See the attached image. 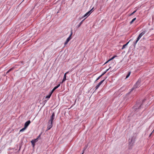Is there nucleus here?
Returning <instances> with one entry per match:
<instances>
[{
  "instance_id": "1",
  "label": "nucleus",
  "mask_w": 154,
  "mask_h": 154,
  "mask_svg": "<svg viewBox=\"0 0 154 154\" xmlns=\"http://www.w3.org/2000/svg\"><path fill=\"white\" fill-rule=\"evenodd\" d=\"M145 99H144L142 100H139L137 101L135 104V110L137 109H140L143 103L145 101Z\"/></svg>"
},
{
  "instance_id": "2",
  "label": "nucleus",
  "mask_w": 154,
  "mask_h": 154,
  "mask_svg": "<svg viewBox=\"0 0 154 154\" xmlns=\"http://www.w3.org/2000/svg\"><path fill=\"white\" fill-rule=\"evenodd\" d=\"M133 43V46L135 47V41H133V40L131 39L130 40L129 42H128L126 44L124 45L123 46L122 48V49L123 50L125 48V47L127 46V45L129 43Z\"/></svg>"
},
{
  "instance_id": "3",
  "label": "nucleus",
  "mask_w": 154,
  "mask_h": 154,
  "mask_svg": "<svg viewBox=\"0 0 154 154\" xmlns=\"http://www.w3.org/2000/svg\"><path fill=\"white\" fill-rule=\"evenodd\" d=\"M145 33V31H144L142 32L140 34L138 38H137V40L135 41V44H136L137 42L141 38L142 36Z\"/></svg>"
},
{
  "instance_id": "4",
  "label": "nucleus",
  "mask_w": 154,
  "mask_h": 154,
  "mask_svg": "<svg viewBox=\"0 0 154 154\" xmlns=\"http://www.w3.org/2000/svg\"><path fill=\"white\" fill-rule=\"evenodd\" d=\"M141 82V79H139L135 83V88L139 87L140 86Z\"/></svg>"
},
{
  "instance_id": "5",
  "label": "nucleus",
  "mask_w": 154,
  "mask_h": 154,
  "mask_svg": "<svg viewBox=\"0 0 154 154\" xmlns=\"http://www.w3.org/2000/svg\"><path fill=\"white\" fill-rule=\"evenodd\" d=\"M40 136V135H39L38 138H37L36 139H35L34 140H32L31 141V142L32 143V145L33 146H34L35 145V143L36 142H37L38 141V138Z\"/></svg>"
},
{
  "instance_id": "6",
  "label": "nucleus",
  "mask_w": 154,
  "mask_h": 154,
  "mask_svg": "<svg viewBox=\"0 0 154 154\" xmlns=\"http://www.w3.org/2000/svg\"><path fill=\"white\" fill-rule=\"evenodd\" d=\"M53 126V122H48V127H47V130H49Z\"/></svg>"
},
{
  "instance_id": "7",
  "label": "nucleus",
  "mask_w": 154,
  "mask_h": 154,
  "mask_svg": "<svg viewBox=\"0 0 154 154\" xmlns=\"http://www.w3.org/2000/svg\"><path fill=\"white\" fill-rule=\"evenodd\" d=\"M72 32H71V34H70V35H69V37H68L66 40V42H65V43H64V44L65 45H66L67 43H68V42L70 41V40L71 39V36H72Z\"/></svg>"
},
{
  "instance_id": "8",
  "label": "nucleus",
  "mask_w": 154,
  "mask_h": 154,
  "mask_svg": "<svg viewBox=\"0 0 154 154\" xmlns=\"http://www.w3.org/2000/svg\"><path fill=\"white\" fill-rule=\"evenodd\" d=\"M55 117V113L54 112L52 114V115L50 117V119L49 121V122H53V121Z\"/></svg>"
},
{
  "instance_id": "9",
  "label": "nucleus",
  "mask_w": 154,
  "mask_h": 154,
  "mask_svg": "<svg viewBox=\"0 0 154 154\" xmlns=\"http://www.w3.org/2000/svg\"><path fill=\"white\" fill-rule=\"evenodd\" d=\"M105 79L103 80L100 81L98 84L95 87V88L96 90L98 89L100 86L101 85L103 82L104 81Z\"/></svg>"
},
{
  "instance_id": "10",
  "label": "nucleus",
  "mask_w": 154,
  "mask_h": 154,
  "mask_svg": "<svg viewBox=\"0 0 154 154\" xmlns=\"http://www.w3.org/2000/svg\"><path fill=\"white\" fill-rule=\"evenodd\" d=\"M69 72H67L64 75V77L63 79L62 82H60V83H62L66 80V75Z\"/></svg>"
},
{
  "instance_id": "11",
  "label": "nucleus",
  "mask_w": 154,
  "mask_h": 154,
  "mask_svg": "<svg viewBox=\"0 0 154 154\" xmlns=\"http://www.w3.org/2000/svg\"><path fill=\"white\" fill-rule=\"evenodd\" d=\"M30 123L31 122L30 120H28L25 123L24 127L27 128L28 126V125H29Z\"/></svg>"
},
{
  "instance_id": "12",
  "label": "nucleus",
  "mask_w": 154,
  "mask_h": 154,
  "mask_svg": "<svg viewBox=\"0 0 154 154\" xmlns=\"http://www.w3.org/2000/svg\"><path fill=\"white\" fill-rule=\"evenodd\" d=\"M60 84H59L57 86L55 87L54 88L52 89V91L51 92V93H53V92L57 88H58L59 87H60Z\"/></svg>"
},
{
  "instance_id": "13",
  "label": "nucleus",
  "mask_w": 154,
  "mask_h": 154,
  "mask_svg": "<svg viewBox=\"0 0 154 154\" xmlns=\"http://www.w3.org/2000/svg\"><path fill=\"white\" fill-rule=\"evenodd\" d=\"M91 13V11H89L87 13H86L82 17V18H83L84 17H85L86 16H87L88 15V16H89L90 14Z\"/></svg>"
},
{
  "instance_id": "14",
  "label": "nucleus",
  "mask_w": 154,
  "mask_h": 154,
  "mask_svg": "<svg viewBox=\"0 0 154 154\" xmlns=\"http://www.w3.org/2000/svg\"><path fill=\"white\" fill-rule=\"evenodd\" d=\"M129 144L131 145L132 143L133 144L134 142V139L133 138H131V139H129Z\"/></svg>"
},
{
  "instance_id": "15",
  "label": "nucleus",
  "mask_w": 154,
  "mask_h": 154,
  "mask_svg": "<svg viewBox=\"0 0 154 154\" xmlns=\"http://www.w3.org/2000/svg\"><path fill=\"white\" fill-rule=\"evenodd\" d=\"M52 94V93H51V92H50L49 93V95H48L47 96H46L45 97V98L49 99L50 97Z\"/></svg>"
},
{
  "instance_id": "16",
  "label": "nucleus",
  "mask_w": 154,
  "mask_h": 154,
  "mask_svg": "<svg viewBox=\"0 0 154 154\" xmlns=\"http://www.w3.org/2000/svg\"><path fill=\"white\" fill-rule=\"evenodd\" d=\"M85 19H83L82 21H81L78 25V27H80L81 24L82 23L83 21Z\"/></svg>"
},
{
  "instance_id": "17",
  "label": "nucleus",
  "mask_w": 154,
  "mask_h": 154,
  "mask_svg": "<svg viewBox=\"0 0 154 154\" xmlns=\"http://www.w3.org/2000/svg\"><path fill=\"white\" fill-rule=\"evenodd\" d=\"M14 69L13 67H12L11 69H10L6 72V74L8 73L9 72L12 70Z\"/></svg>"
},
{
  "instance_id": "18",
  "label": "nucleus",
  "mask_w": 154,
  "mask_h": 154,
  "mask_svg": "<svg viewBox=\"0 0 154 154\" xmlns=\"http://www.w3.org/2000/svg\"><path fill=\"white\" fill-rule=\"evenodd\" d=\"M131 72H128V74H127V75H126L125 79H127L129 77V76H130V75L131 74Z\"/></svg>"
},
{
  "instance_id": "19",
  "label": "nucleus",
  "mask_w": 154,
  "mask_h": 154,
  "mask_svg": "<svg viewBox=\"0 0 154 154\" xmlns=\"http://www.w3.org/2000/svg\"><path fill=\"white\" fill-rule=\"evenodd\" d=\"M26 128L24 126V128H22V129H21L20 130V132H22V131H24L26 129Z\"/></svg>"
},
{
  "instance_id": "20",
  "label": "nucleus",
  "mask_w": 154,
  "mask_h": 154,
  "mask_svg": "<svg viewBox=\"0 0 154 154\" xmlns=\"http://www.w3.org/2000/svg\"><path fill=\"white\" fill-rule=\"evenodd\" d=\"M116 57V56H114L111 59H109V61H110V60H113L114 58Z\"/></svg>"
},
{
  "instance_id": "21",
  "label": "nucleus",
  "mask_w": 154,
  "mask_h": 154,
  "mask_svg": "<svg viewBox=\"0 0 154 154\" xmlns=\"http://www.w3.org/2000/svg\"><path fill=\"white\" fill-rule=\"evenodd\" d=\"M102 76H101V75H100L99 76L97 79L95 81L98 80H99Z\"/></svg>"
},
{
  "instance_id": "22",
  "label": "nucleus",
  "mask_w": 154,
  "mask_h": 154,
  "mask_svg": "<svg viewBox=\"0 0 154 154\" xmlns=\"http://www.w3.org/2000/svg\"><path fill=\"white\" fill-rule=\"evenodd\" d=\"M134 13H135V11H134L131 14H129V16H131L133 14H134Z\"/></svg>"
},
{
  "instance_id": "23",
  "label": "nucleus",
  "mask_w": 154,
  "mask_h": 154,
  "mask_svg": "<svg viewBox=\"0 0 154 154\" xmlns=\"http://www.w3.org/2000/svg\"><path fill=\"white\" fill-rule=\"evenodd\" d=\"M106 73V72L105 71L101 75V76H102L104 74H105Z\"/></svg>"
},
{
  "instance_id": "24",
  "label": "nucleus",
  "mask_w": 154,
  "mask_h": 154,
  "mask_svg": "<svg viewBox=\"0 0 154 154\" xmlns=\"http://www.w3.org/2000/svg\"><path fill=\"white\" fill-rule=\"evenodd\" d=\"M134 22V21L132 20L130 22V24H131Z\"/></svg>"
},
{
  "instance_id": "25",
  "label": "nucleus",
  "mask_w": 154,
  "mask_h": 154,
  "mask_svg": "<svg viewBox=\"0 0 154 154\" xmlns=\"http://www.w3.org/2000/svg\"><path fill=\"white\" fill-rule=\"evenodd\" d=\"M111 67L110 66L109 68L108 69H106V70L105 71V72H106L111 68Z\"/></svg>"
},
{
  "instance_id": "26",
  "label": "nucleus",
  "mask_w": 154,
  "mask_h": 154,
  "mask_svg": "<svg viewBox=\"0 0 154 154\" xmlns=\"http://www.w3.org/2000/svg\"><path fill=\"white\" fill-rule=\"evenodd\" d=\"M94 8H93L90 11H91V13L93 11V9Z\"/></svg>"
},
{
  "instance_id": "27",
  "label": "nucleus",
  "mask_w": 154,
  "mask_h": 154,
  "mask_svg": "<svg viewBox=\"0 0 154 154\" xmlns=\"http://www.w3.org/2000/svg\"><path fill=\"white\" fill-rule=\"evenodd\" d=\"M109 61V60H108L107 61H106V62L105 63V64L106 63H107Z\"/></svg>"
},
{
  "instance_id": "28",
  "label": "nucleus",
  "mask_w": 154,
  "mask_h": 154,
  "mask_svg": "<svg viewBox=\"0 0 154 154\" xmlns=\"http://www.w3.org/2000/svg\"><path fill=\"white\" fill-rule=\"evenodd\" d=\"M132 20L134 21L135 20V18H133Z\"/></svg>"
},
{
  "instance_id": "29",
  "label": "nucleus",
  "mask_w": 154,
  "mask_h": 154,
  "mask_svg": "<svg viewBox=\"0 0 154 154\" xmlns=\"http://www.w3.org/2000/svg\"><path fill=\"white\" fill-rule=\"evenodd\" d=\"M47 101V100H45V101H44V102H45V103H46Z\"/></svg>"
},
{
  "instance_id": "30",
  "label": "nucleus",
  "mask_w": 154,
  "mask_h": 154,
  "mask_svg": "<svg viewBox=\"0 0 154 154\" xmlns=\"http://www.w3.org/2000/svg\"><path fill=\"white\" fill-rule=\"evenodd\" d=\"M134 88H132V90H134Z\"/></svg>"
},
{
  "instance_id": "31",
  "label": "nucleus",
  "mask_w": 154,
  "mask_h": 154,
  "mask_svg": "<svg viewBox=\"0 0 154 154\" xmlns=\"http://www.w3.org/2000/svg\"><path fill=\"white\" fill-rule=\"evenodd\" d=\"M83 154V152L82 154Z\"/></svg>"
}]
</instances>
